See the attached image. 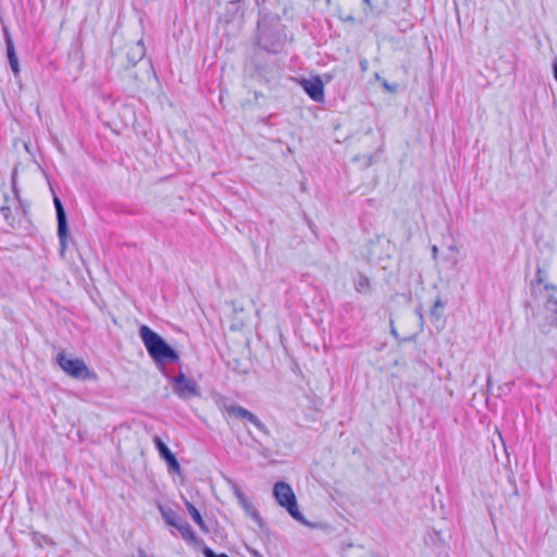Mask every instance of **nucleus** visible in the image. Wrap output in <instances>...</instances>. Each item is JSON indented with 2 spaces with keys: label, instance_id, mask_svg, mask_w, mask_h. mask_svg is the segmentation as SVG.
<instances>
[{
  "label": "nucleus",
  "instance_id": "1",
  "mask_svg": "<svg viewBox=\"0 0 557 557\" xmlns=\"http://www.w3.org/2000/svg\"><path fill=\"white\" fill-rule=\"evenodd\" d=\"M139 336L152 360L157 364L177 362V352L168 343L147 325L139 327Z\"/></svg>",
  "mask_w": 557,
  "mask_h": 557
},
{
  "label": "nucleus",
  "instance_id": "2",
  "mask_svg": "<svg viewBox=\"0 0 557 557\" xmlns=\"http://www.w3.org/2000/svg\"><path fill=\"white\" fill-rule=\"evenodd\" d=\"M273 495L277 503L298 522L305 523L302 513L298 510L296 496L292 487L285 482H277L273 487Z\"/></svg>",
  "mask_w": 557,
  "mask_h": 557
},
{
  "label": "nucleus",
  "instance_id": "3",
  "mask_svg": "<svg viewBox=\"0 0 557 557\" xmlns=\"http://www.w3.org/2000/svg\"><path fill=\"white\" fill-rule=\"evenodd\" d=\"M57 362L67 375L74 379L87 380L95 376L85 362L79 358H71L64 352H60L57 356Z\"/></svg>",
  "mask_w": 557,
  "mask_h": 557
},
{
  "label": "nucleus",
  "instance_id": "4",
  "mask_svg": "<svg viewBox=\"0 0 557 557\" xmlns=\"http://www.w3.org/2000/svg\"><path fill=\"white\" fill-rule=\"evenodd\" d=\"M173 392L182 399H190L200 395L199 387L193 379H188L183 372L170 379Z\"/></svg>",
  "mask_w": 557,
  "mask_h": 557
},
{
  "label": "nucleus",
  "instance_id": "5",
  "mask_svg": "<svg viewBox=\"0 0 557 557\" xmlns=\"http://www.w3.org/2000/svg\"><path fill=\"white\" fill-rule=\"evenodd\" d=\"M219 406H220V409L223 412L227 413L230 417L245 420V421L249 422L250 424L255 425L260 431L264 430L263 423L259 420V418L257 416H255L249 410H247L238 405L231 404L226 399H222L219 403Z\"/></svg>",
  "mask_w": 557,
  "mask_h": 557
},
{
  "label": "nucleus",
  "instance_id": "6",
  "mask_svg": "<svg viewBox=\"0 0 557 557\" xmlns=\"http://www.w3.org/2000/svg\"><path fill=\"white\" fill-rule=\"evenodd\" d=\"M300 85L312 100L318 102L323 101L324 90L323 83L320 77L301 79Z\"/></svg>",
  "mask_w": 557,
  "mask_h": 557
},
{
  "label": "nucleus",
  "instance_id": "7",
  "mask_svg": "<svg viewBox=\"0 0 557 557\" xmlns=\"http://www.w3.org/2000/svg\"><path fill=\"white\" fill-rule=\"evenodd\" d=\"M545 320L546 322L539 323L543 333H549L553 322L557 325V294L547 299L545 304Z\"/></svg>",
  "mask_w": 557,
  "mask_h": 557
},
{
  "label": "nucleus",
  "instance_id": "8",
  "mask_svg": "<svg viewBox=\"0 0 557 557\" xmlns=\"http://www.w3.org/2000/svg\"><path fill=\"white\" fill-rule=\"evenodd\" d=\"M258 42L260 47H262L264 50L269 52L276 53L282 48V42L278 36H273L271 38L269 32L267 29H263L260 27V34L258 38Z\"/></svg>",
  "mask_w": 557,
  "mask_h": 557
},
{
  "label": "nucleus",
  "instance_id": "9",
  "mask_svg": "<svg viewBox=\"0 0 557 557\" xmlns=\"http://www.w3.org/2000/svg\"><path fill=\"white\" fill-rule=\"evenodd\" d=\"M3 33H4L7 55L9 59L10 67L12 70V72L14 73V75L17 76L20 74V65H18V60L16 57V53H15L14 44H13L11 35L7 28L3 29Z\"/></svg>",
  "mask_w": 557,
  "mask_h": 557
},
{
  "label": "nucleus",
  "instance_id": "10",
  "mask_svg": "<svg viewBox=\"0 0 557 557\" xmlns=\"http://www.w3.org/2000/svg\"><path fill=\"white\" fill-rule=\"evenodd\" d=\"M234 495L236 496L239 505L245 510V512L250 516L252 519L259 521L260 516L255 506L246 498L245 494L240 491L237 485L233 486Z\"/></svg>",
  "mask_w": 557,
  "mask_h": 557
},
{
  "label": "nucleus",
  "instance_id": "11",
  "mask_svg": "<svg viewBox=\"0 0 557 557\" xmlns=\"http://www.w3.org/2000/svg\"><path fill=\"white\" fill-rule=\"evenodd\" d=\"M176 529L178 530L182 537L186 542H188L195 546H198V547H202L205 545V542L196 536L195 532L193 531L191 527L189 525V523L187 521L183 520L176 527Z\"/></svg>",
  "mask_w": 557,
  "mask_h": 557
},
{
  "label": "nucleus",
  "instance_id": "12",
  "mask_svg": "<svg viewBox=\"0 0 557 557\" xmlns=\"http://www.w3.org/2000/svg\"><path fill=\"white\" fill-rule=\"evenodd\" d=\"M146 53L143 40H138L128 46L126 57L131 64L139 62Z\"/></svg>",
  "mask_w": 557,
  "mask_h": 557
},
{
  "label": "nucleus",
  "instance_id": "13",
  "mask_svg": "<svg viewBox=\"0 0 557 557\" xmlns=\"http://www.w3.org/2000/svg\"><path fill=\"white\" fill-rule=\"evenodd\" d=\"M159 510L165 522L174 528L183 521V519L171 508H165L162 505H159Z\"/></svg>",
  "mask_w": 557,
  "mask_h": 557
},
{
  "label": "nucleus",
  "instance_id": "14",
  "mask_svg": "<svg viewBox=\"0 0 557 557\" xmlns=\"http://www.w3.org/2000/svg\"><path fill=\"white\" fill-rule=\"evenodd\" d=\"M53 203L57 211L58 226H60V233L63 234L65 232V225H67L65 210L58 197L53 198Z\"/></svg>",
  "mask_w": 557,
  "mask_h": 557
},
{
  "label": "nucleus",
  "instance_id": "15",
  "mask_svg": "<svg viewBox=\"0 0 557 557\" xmlns=\"http://www.w3.org/2000/svg\"><path fill=\"white\" fill-rule=\"evenodd\" d=\"M424 542L428 546H432L434 548H440L444 545V540L442 537V532L432 530L431 532H428V534L424 537Z\"/></svg>",
  "mask_w": 557,
  "mask_h": 557
},
{
  "label": "nucleus",
  "instance_id": "16",
  "mask_svg": "<svg viewBox=\"0 0 557 557\" xmlns=\"http://www.w3.org/2000/svg\"><path fill=\"white\" fill-rule=\"evenodd\" d=\"M355 289L360 294H368L371 290L369 278L363 274H358L354 281Z\"/></svg>",
  "mask_w": 557,
  "mask_h": 557
},
{
  "label": "nucleus",
  "instance_id": "17",
  "mask_svg": "<svg viewBox=\"0 0 557 557\" xmlns=\"http://www.w3.org/2000/svg\"><path fill=\"white\" fill-rule=\"evenodd\" d=\"M185 506L187 508V511L191 516L193 520L200 527L202 530H207L205 521L198 511V509L188 500L185 499Z\"/></svg>",
  "mask_w": 557,
  "mask_h": 557
},
{
  "label": "nucleus",
  "instance_id": "18",
  "mask_svg": "<svg viewBox=\"0 0 557 557\" xmlns=\"http://www.w3.org/2000/svg\"><path fill=\"white\" fill-rule=\"evenodd\" d=\"M161 456L164 458L170 472H174L177 474L181 473V466H180L177 459L175 458V455H161Z\"/></svg>",
  "mask_w": 557,
  "mask_h": 557
},
{
  "label": "nucleus",
  "instance_id": "19",
  "mask_svg": "<svg viewBox=\"0 0 557 557\" xmlns=\"http://www.w3.org/2000/svg\"><path fill=\"white\" fill-rule=\"evenodd\" d=\"M67 234H69L67 225H65V232L63 234L60 233V226H58V237L60 240V253L61 255H64V251L66 249Z\"/></svg>",
  "mask_w": 557,
  "mask_h": 557
},
{
  "label": "nucleus",
  "instance_id": "20",
  "mask_svg": "<svg viewBox=\"0 0 557 557\" xmlns=\"http://www.w3.org/2000/svg\"><path fill=\"white\" fill-rule=\"evenodd\" d=\"M202 554L205 555V557H230L224 553L216 554L211 548H209L205 545L202 546Z\"/></svg>",
  "mask_w": 557,
  "mask_h": 557
},
{
  "label": "nucleus",
  "instance_id": "21",
  "mask_svg": "<svg viewBox=\"0 0 557 557\" xmlns=\"http://www.w3.org/2000/svg\"><path fill=\"white\" fill-rule=\"evenodd\" d=\"M156 446L159 450V453H171L168 446L162 442V440L158 436L153 438Z\"/></svg>",
  "mask_w": 557,
  "mask_h": 557
},
{
  "label": "nucleus",
  "instance_id": "22",
  "mask_svg": "<svg viewBox=\"0 0 557 557\" xmlns=\"http://www.w3.org/2000/svg\"><path fill=\"white\" fill-rule=\"evenodd\" d=\"M494 436H496V438L498 440V442H499V443H500V445L503 446V449L506 451V447H505V445H504V441H503V437H502L500 433L496 431V432H495V434H494Z\"/></svg>",
  "mask_w": 557,
  "mask_h": 557
},
{
  "label": "nucleus",
  "instance_id": "23",
  "mask_svg": "<svg viewBox=\"0 0 557 557\" xmlns=\"http://www.w3.org/2000/svg\"><path fill=\"white\" fill-rule=\"evenodd\" d=\"M553 71H554V77L557 81V58L554 59Z\"/></svg>",
  "mask_w": 557,
  "mask_h": 557
},
{
  "label": "nucleus",
  "instance_id": "24",
  "mask_svg": "<svg viewBox=\"0 0 557 557\" xmlns=\"http://www.w3.org/2000/svg\"><path fill=\"white\" fill-rule=\"evenodd\" d=\"M383 86H384V88H385V89H387V90H389V91H395V90H396V87H395V86H391V85H388V83H387V82H384V83H383Z\"/></svg>",
  "mask_w": 557,
  "mask_h": 557
},
{
  "label": "nucleus",
  "instance_id": "25",
  "mask_svg": "<svg viewBox=\"0 0 557 557\" xmlns=\"http://www.w3.org/2000/svg\"><path fill=\"white\" fill-rule=\"evenodd\" d=\"M437 252H438V248L436 246H433L432 247V253H433V258L436 259L437 257Z\"/></svg>",
  "mask_w": 557,
  "mask_h": 557
},
{
  "label": "nucleus",
  "instance_id": "26",
  "mask_svg": "<svg viewBox=\"0 0 557 557\" xmlns=\"http://www.w3.org/2000/svg\"><path fill=\"white\" fill-rule=\"evenodd\" d=\"M391 332H392V334H393L395 337H397V332H396V330H395L394 327H392V331H391Z\"/></svg>",
  "mask_w": 557,
  "mask_h": 557
},
{
  "label": "nucleus",
  "instance_id": "27",
  "mask_svg": "<svg viewBox=\"0 0 557 557\" xmlns=\"http://www.w3.org/2000/svg\"><path fill=\"white\" fill-rule=\"evenodd\" d=\"M440 306H442V304H441V301H440V300H437V301L435 302L434 307H440Z\"/></svg>",
  "mask_w": 557,
  "mask_h": 557
},
{
  "label": "nucleus",
  "instance_id": "28",
  "mask_svg": "<svg viewBox=\"0 0 557 557\" xmlns=\"http://www.w3.org/2000/svg\"><path fill=\"white\" fill-rule=\"evenodd\" d=\"M366 64H367V62H366V61L361 62V67H362V69H366Z\"/></svg>",
  "mask_w": 557,
  "mask_h": 557
},
{
  "label": "nucleus",
  "instance_id": "29",
  "mask_svg": "<svg viewBox=\"0 0 557 557\" xmlns=\"http://www.w3.org/2000/svg\"><path fill=\"white\" fill-rule=\"evenodd\" d=\"M505 458H506L507 461H509V454H506Z\"/></svg>",
  "mask_w": 557,
  "mask_h": 557
},
{
  "label": "nucleus",
  "instance_id": "30",
  "mask_svg": "<svg viewBox=\"0 0 557 557\" xmlns=\"http://www.w3.org/2000/svg\"><path fill=\"white\" fill-rule=\"evenodd\" d=\"M492 442H493V448L496 449V445H495L494 438L492 440Z\"/></svg>",
  "mask_w": 557,
  "mask_h": 557
},
{
  "label": "nucleus",
  "instance_id": "31",
  "mask_svg": "<svg viewBox=\"0 0 557 557\" xmlns=\"http://www.w3.org/2000/svg\"><path fill=\"white\" fill-rule=\"evenodd\" d=\"M367 4H370V0H363Z\"/></svg>",
  "mask_w": 557,
  "mask_h": 557
}]
</instances>
